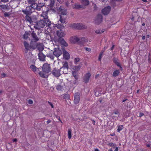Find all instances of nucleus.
Listing matches in <instances>:
<instances>
[{"instance_id": "nucleus-50", "label": "nucleus", "mask_w": 151, "mask_h": 151, "mask_svg": "<svg viewBox=\"0 0 151 151\" xmlns=\"http://www.w3.org/2000/svg\"><path fill=\"white\" fill-rule=\"evenodd\" d=\"M119 116V115H118V116H115L114 115V114H112V117L114 119H115V120H116L117 118H118V117Z\"/></svg>"}, {"instance_id": "nucleus-43", "label": "nucleus", "mask_w": 151, "mask_h": 151, "mask_svg": "<svg viewBox=\"0 0 151 151\" xmlns=\"http://www.w3.org/2000/svg\"><path fill=\"white\" fill-rule=\"evenodd\" d=\"M47 57L50 58L52 60H53L54 59V57L53 55L51 54H47Z\"/></svg>"}, {"instance_id": "nucleus-14", "label": "nucleus", "mask_w": 151, "mask_h": 151, "mask_svg": "<svg viewBox=\"0 0 151 151\" xmlns=\"http://www.w3.org/2000/svg\"><path fill=\"white\" fill-rule=\"evenodd\" d=\"M31 35L33 39L31 40V42L33 43V42H35V44L36 43V42L39 40V39L38 38L37 36L36 35V34L34 32V31L32 32Z\"/></svg>"}, {"instance_id": "nucleus-57", "label": "nucleus", "mask_w": 151, "mask_h": 151, "mask_svg": "<svg viewBox=\"0 0 151 151\" xmlns=\"http://www.w3.org/2000/svg\"><path fill=\"white\" fill-rule=\"evenodd\" d=\"M1 1L4 3H6L8 2L9 0H1Z\"/></svg>"}, {"instance_id": "nucleus-19", "label": "nucleus", "mask_w": 151, "mask_h": 151, "mask_svg": "<svg viewBox=\"0 0 151 151\" xmlns=\"http://www.w3.org/2000/svg\"><path fill=\"white\" fill-rule=\"evenodd\" d=\"M44 4L42 3V4L39 3L38 4L36 3V5L35 6V9L37 11H40L41 10V9L42 7L44 6Z\"/></svg>"}, {"instance_id": "nucleus-36", "label": "nucleus", "mask_w": 151, "mask_h": 151, "mask_svg": "<svg viewBox=\"0 0 151 151\" xmlns=\"http://www.w3.org/2000/svg\"><path fill=\"white\" fill-rule=\"evenodd\" d=\"M82 63H80L78 65L75 67V69L77 70H79L82 66Z\"/></svg>"}, {"instance_id": "nucleus-54", "label": "nucleus", "mask_w": 151, "mask_h": 151, "mask_svg": "<svg viewBox=\"0 0 151 151\" xmlns=\"http://www.w3.org/2000/svg\"><path fill=\"white\" fill-rule=\"evenodd\" d=\"M85 49L88 52H90L91 50V49L88 47H85Z\"/></svg>"}, {"instance_id": "nucleus-31", "label": "nucleus", "mask_w": 151, "mask_h": 151, "mask_svg": "<svg viewBox=\"0 0 151 151\" xmlns=\"http://www.w3.org/2000/svg\"><path fill=\"white\" fill-rule=\"evenodd\" d=\"M72 75L76 79H77L78 78L77 72L75 70L73 71H72Z\"/></svg>"}, {"instance_id": "nucleus-46", "label": "nucleus", "mask_w": 151, "mask_h": 151, "mask_svg": "<svg viewBox=\"0 0 151 151\" xmlns=\"http://www.w3.org/2000/svg\"><path fill=\"white\" fill-rule=\"evenodd\" d=\"M108 145L110 146V147L111 146L114 147L115 146H116V144H115L112 143H109L108 144Z\"/></svg>"}, {"instance_id": "nucleus-58", "label": "nucleus", "mask_w": 151, "mask_h": 151, "mask_svg": "<svg viewBox=\"0 0 151 151\" xmlns=\"http://www.w3.org/2000/svg\"><path fill=\"white\" fill-rule=\"evenodd\" d=\"M144 114L142 113H140V114H139V116L140 117H141V116H143L144 115Z\"/></svg>"}, {"instance_id": "nucleus-9", "label": "nucleus", "mask_w": 151, "mask_h": 151, "mask_svg": "<svg viewBox=\"0 0 151 151\" xmlns=\"http://www.w3.org/2000/svg\"><path fill=\"white\" fill-rule=\"evenodd\" d=\"M80 94L79 93H76L75 94L74 102L75 104H78L80 101Z\"/></svg>"}, {"instance_id": "nucleus-30", "label": "nucleus", "mask_w": 151, "mask_h": 151, "mask_svg": "<svg viewBox=\"0 0 151 151\" xmlns=\"http://www.w3.org/2000/svg\"><path fill=\"white\" fill-rule=\"evenodd\" d=\"M30 68L34 72H36L37 71V69H38V68H37L35 65H31Z\"/></svg>"}, {"instance_id": "nucleus-42", "label": "nucleus", "mask_w": 151, "mask_h": 151, "mask_svg": "<svg viewBox=\"0 0 151 151\" xmlns=\"http://www.w3.org/2000/svg\"><path fill=\"white\" fill-rule=\"evenodd\" d=\"M59 21L62 24L64 23L65 22V21L64 19H63L62 18L61 16H60V19H59Z\"/></svg>"}, {"instance_id": "nucleus-40", "label": "nucleus", "mask_w": 151, "mask_h": 151, "mask_svg": "<svg viewBox=\"0 0 151 151\" xmlns=\"http://www.w3.org/2000/svg\"><path fill=\"white\" fill-rule=\"evenodd\" d=\"M70 95L69 94H65L63 96V98L65 99H68L70 98Z\"/></svg>"}, {"instance_id": "nucleus-6", "label": "nucleus", "mask_w": 151, "mask_h": 151, "mask_svg": "<svg viewBox=\"0 0 151 151\" xmlns=\"http://www.w3.org/2000/svg\"><path fill=\"white\" fill-rule=\"evenodd\" d=\"M59 14L63 15H65L67 14V11L66 9H65L63 6H60L57 9Z\"/></svg>"}, {"instance_id": "nucleus-8", "label": "nucleus", "mask_w": 151, "mask_h": 151, "mask_svg": "<svg viewBox=\"0 0 151 151\" xmlns=\"http://www.w3.org/2000/svg\"><path fill=\"white\" fill-rule=\"evenodd\" d=\"M53 53V55L57 57H59L62 54L61 51L58 48L54 49Z\"/></svg>"}, {"instance_id": "nucleus-47", "label": "nucleus", "mask_w": 151, "mask_h": 151, "mask_svg": "<svg viewBox=\"0 0 151 151\" xmlns=\"http://www.w3.org/2000/svg\"><path fill=\"white\" fill-rule=\"evenodd\" d=\"M103 54V52H101L99 55L98 58V60H99L100 61L101 60V58L102 57V55Z\"/></svg>"}, {"instance_id": "nucleus-62", "label": "nucleus", "mask_w": 151, "mask_h": 151, "mask_svg": "<svg viewBox=\"0 0 151 151\" xmlns=\"http://www.w3.org/2000/svg\"><path fill=\"white\" fill-rule=\"evenodd\" d=\"M114 45H113L112 46V47L110 49H111V50H112L114 49Z\"/></svg>"}, {"instance_id": "nucleus-21", "label": "nucleus", "mask_w": 151, "mask_h": 151, "mask_svg": "<svg viewBox=\"0 0 151 151\" xmlns=\"http://www.w3.org/2000/svg\"><path fill=\"white\" fill-rule=\"evenodd\" d=\"M34 45L36 46V47H37V49L40 51H42L43 50L44 48L43 47V45L42 43H35Z\"/></svg>"}, {"instance_id": "nucleus-48", "label": "nucleus", "mask_w": 151, "mask_h": 151, "mask_svg": "<svg viewBox=\"0 0 151 151\" xmlns=\"http://www.w3.org/2000/svg\"><path fill=\"white\" fill-rule=\"evenodd\" d=\"M28 33L27 32L25 33L24 35V38L26 39L28 38Z\"/></svg>"}, {"instance_id": "nucleus-49", "label": "nucleus", "mask_w": 151, "mask_h": 151, "mask_svg": "<svg viewBox=\"0 0 151 151\" xmlns=\"http://www.w3.org/2000/svg\"><path fill=\"white\" fill-rule=\"evenodd\" d=\"M116 65L118 67H119L120 68V70H122V67H121V65H120V63H119V62H118V63H117L116 64Z\"/></svg>"}, {"instance_id": "nucleus-28", "label": "nucleus", "mask_w": 151, "mask_h": 151, "mask_svg": "<svg viewBox=\"0 0 151 151\" xmlns=\"http://www.w3.org/2000/svg\"><path fill=\"white\" fill-rule=\"evenodd\" d=\"M119 73V70H116L114 71L112 74V76L114 77H115L117 76Z\"/></svg>"}, {"instance_id": "nucleus-16", "label": "nucleus", "mask_w": 151, "mask_h": 151, "mask_svg": "<svg viewBox=\"0 0 151 151\" xmlns=\"http://www.w3.org/2000/svg\"><path fill=\"white\" fill-rule=\"evenodd\" d=\"M102 17L101 14H99L95 20L96 23L99 24L102 22Z\"/></svg>"}, {"instance_id": "nucleus-45", "label": "nucleus", "mask_w": 151, "mask_h": 151, "mask_svg": "<svg viewBox=\"0 0 151 151\" xmlns=\"http://www.w3.org/2000/svg\"><path fill=\"white\" fill-rule=\"evenodd\" d=\"M80 59L79 58H75L74 60V63L75 64H76L79 61Z\"/></svg>"}, {"instance_id": "nucleus-29", "label": "nucleus", "mask_w": 151, "mask_h": 151, "mask_svg": "<svg viewBox=\"0 0 151 151\" xmlns=\"http://www.w3.org/2000/svg\"><path fill=\"white\" fill-rule=\"evenodd\" d=\"M76 9H80V8H84V6L82 5H80L78 4H75L74 7Z\"/></svg>"}, {"instance_id": "nucleus-61", "label": "nucleus", "mask_w": 151, "mask_h": 151, "mask_svg": "<svg viewBox=\"0 0 151 151\" xmlns=\"http://www.w3.org/2000/svg\"><path fill=\"white\" fill-rule=\"evenodd\" d=\"M91 121L92 122V123L94 125H95V121L93 120H92Z\"/></svg>"}, {"instance_id": "nucleus-38", "label": "nucleus", "mask_w": 151, "mask_h": 151, "mask_svg": "<svg viewBox=\"0 0 151 151\" xmlns=\"http://www.w3.org/2000/svg\"><path fill=\"white\" fill-rule=\"evenodd\" d=\"M130 113L129 111H127L124 114V116L125 117H127L129 116Z\"/></svg>"}, {"instance_id": "nucleus-34", "label": "nucleus", "mask_w": 151, "mask_h": 151, "mask_svg": "<svg viewBox=\"0 0 151 151\" xmlns=\"http://www.w3.org/2000/svg\"><path fill=\"white\" fill-rule=\"evenodd\" d=\"M104 31V30L102 29L101 30V29H97L95 31V32L98 34H100L101 33L103 32Z\"/></svg>"}, {"instance_id": "nucleus-20", "label": "nucleus", "mask_w": 151, "mask_h": 151, "mask_svg": "<svg viewBox=\"0 0 151 151\" xmlns=\"http://www.w3.org/2000/svg\"><path fill=\"white\" fill-rule=\"evenodd\" d=\"M56 34L57 36L60 38L64 37L65 35V33L62 30L57 31Z\"/></svg>"}, {"instance_id": "nucleus-27", "label": "nucleus", "mask_w": 151, "mask_h": 151, "mask_svg": "<svg viewBox=\"0 0 151 151\" xmlns=\"http://www.w3.org/2000/svg\"><path fill=\"white\" fill-rule=\"evenodd\" d=\"M25 18L27 22L29 23V24L31 25L32 23L31 16L30 17L28 15H26Z\"/></svg>"}, {"instance_id": "nucleus-25", "label": "nucleus", "mask_w": 151, "mask_h": 151, "mask_svg": "<svg viewBox=\"0 0 151 151\" xmlns=\"http://www.w3.org/2000/svg\"><path fill=\"white\" fill-rule=\"evenodd\" d=\"M81 3L82 4V5L84 6L85 8L86 6L89 4V2L88 0H81Z\"/></svg>"}, {"instance_id": "nucleus-60", "label": "nucleus", "mask_w": 151, "mask_h": 151, "mask_svg": "<svg viewBox=\"0 0 151 151\" xmlns=\"http://www.w3.org/2000/svg\"><path fill=\"white\" fill-rule=\"evenodd\" d=\"M6 76V74L4 73H3L2 74H1V76L3 77H4Z\"/></svg>"}, {"instance_id": "nucleus-4", "label": "nucleus", "mask_w": 151, "mask_h": 151, "mask_svg": "<svg viewBox=\"0 0 151 151\" xmlns=\"http://www.w3.org/2000/svg\"><path fill=\"white\" fill-rule=\"evenodd\" d=\"M84 39L83 37H78L76 36H73L71 37L70 38V41L73 44L78 43L80 44L81 41H83Z\"/></svg>"}, {"instance_id": "nucleus-18", "label": "nucleus", "mask_w": 151, "mask_h": 151, "mask_svg": "<svg viewBox=\"0 0 151 151\" xmlns=\"http://www.w3.org/2000/svg\"><path fill=\"white\" fill-rule=\"evenodd\" d=\"M38 56L39 59L40 61H44L45 60L46 56L44 55L42 52H39L38 54Z\"/></svg>"}, {"instance_id": "nucleus-13", "label": "nucleus", "mask_w": 151, "mask_h": 151, "mask_svg": "<svg viewBox=\"0 0 151 151\" xmlns=\"http://www.w3.org/2000/svg\"><path fill=\"white\" fill-rule=\"evenodd\" d=\"M48 12V11L43 12L41 15V17L43 18L42 19L45 21H47L48 20H50L49 19H48V17L47 16Z\"/></svg>"}, {"instance_id": "nucleus-22", "label": "nucleus", "mask_w": 151, "mask_h": 151, "mask_svg": "<svg viewBox=\"0 0 151 151\" xmlns=\"http://www.w3.org/2000/svg\"><path fill=\"white\" fill-rule=\"evenodd\" d=\"M27 2L29 4L32 6L35 7L36 4V0H27Z\"/></svg>"}, {"instance_id": "nucleus-7", "label": "nucleus", "mask_w": 151, "mask_h": 151, "mask_svg": "<svg viewBox=\"0 0 151 151\" xmlns=\"http://www.w3.org/2000/svg\"><path fill=\"white\" fill-rule=\"evenodd\" d=\"M52 73L53 75L56 77H58L61 75V73L60 69L56 68H55L54 69L52 72Z\"/></svg>"}, {"instance_id": "nucleus-52", "label": "nucleus", "mask_w": 151, "mask_h": 151, "mask_svg": "<svg viewBox=\"0 0 151 151\" xmlns=\"http://www.w3.org/2000/svg\"><path fill=\"white\" fill-rule=\"evenodd\" d=\"M4 15L5 17H9L10 16V14L8 13L5 12L4 14Z\"/></svg>"}, {"instance_id": "nucleus-12", "label": "nucleus", "mask_w": 151, "mask_h": 151, "mask_svg": "<svg viewBox=\"0 0 151 151\" xmlns=\"http://www.w3.org/2000/svg\"><path fill=\"white\" fill-rule=\"evenodd\" d=\"M91 76V73L89 72L85 75L83 79V81L85 83H86L88 82Z\"/></svg>"}, {"instance_id": "nucleus-5", "label": "nucleus", "mask_w": 151, "mask_h": 151, "mask_svg": "<svg viewBox=\"0 0 151 151\" xmlns=\"http://www.w3.org/2000/svg\"><path fill=\"white\" fill-rule=\"evenodd\" d=\"M23 44L26 49L27 50H30L31 49L34 50L36 48V45H32L33 43L32 42H31L30 45H29L27 42L24 41L23 42Z\"/></svg>"}, {"instance_id": "nucleus-1", "label": "nucleus", "mask_w": 151, "mask_h": 151, "mask_svg": "<svg viewBox=\"0 0 151 151\" xmlns=\"http://www.w3.org/2000/svg\"><path fill=\"white\" fill-rule=\"evenodd\" d=\"M34 25L32 24L31 25V29L32 27H33L36 29H40L43 28L46 25L48 28L52 29H54L55 27V25L52 23L50 20L45 21L42 19L37 22Z\"/></svg>"}, {"instance_id": "nucleus-26", "label": "nucleus", "mask_w": 151, "mask_h": 151, "mask_svg": "<svg viewBox=\"0 0 151 151\" xmlns=\"http://www.w3.org/2000/svg\"><path fill=\"white\" fill-rule=\"evenodd\" d=\"M60 72H61L62 73L66 74L68 73V69L67 68H64V67H61L60 69Z\"/></svg>"}, {"instance_id": "nucleus-51", "label": "nucleus", "mask_w": 151, "mask_h": 151, "mask_svg": "<svg viewBox=\"0 0 151 151\" xmlns=\"http://www.w3.org/2000/svg\"><path fill=\"white\" fill-rule=\"evenodd\" d=\"M114 62L116 64L117 63H118L117 59L116 58H114L113 59Z\"/></svg>"}, {"instance_id": "nucleus-15", "label": "nucleus", "mask_w": 151, "mask_h": 151, "mask_svg": "<svg viewBox=\"0 0 151 151\" xmlns=\"http://www.w3.org/2000/svg\"><path fill=\"white\" fill-rule=\"evenodd\" d=\"M124 104V107L127 108H130L131 107V104H132L131 102L127 99L123 100L122 101V103L125 102Z\"/></svg>"}, {"instance_id": "nucleus-44", "label": "nucleus", "mask_w": 151, "mask_h": 151, "mask_svg": "<svg viewBox=\"0 0 151 151\" xmlns=\"http://www.w3.org/2000/svg\"><path fill=\"white\" fill-rule=\"evenodd\" d=\"M1 8L3 9H7L8 8V6L5 5H0Z\"/></svg>"}, {"instance_id": "nucleus-3", "label": "nucleus", "mask_w": 151, "mask_h": 151, "mask_svg": "<svg viewBox=\"0 0 151 151\" xmlns=\"http://www.w3.org/2000/svg\"><path fill=\"white\" fill-rule=\"evenodd\" d=\"M35 10V7L30 5L27 7L26 9H22V12L26 15H30Z\"/></svg>"}, {"instance_id": "nucleus-33", "label": "nucleus", "mask_w": 151, "mask_h": 151, "mask_svg": "<svg viewBox=\"0 0 151 151\" xmlns=\"http://www.w3.org/2000/svg\"><path fill=\"white\" fill-rule=\"evenodd\" d=\"M71 133L72 130L70 129H69L68 131V138L69 139H70L71 138Z\"/></svg>"}, {"instance_id": "nucleus-56", "label": "nucleus", "mask_w": 151, "mask_h": 151, "mask_svg": "<svg viewBox=\"0 0 151 151\" xmlns=\"http://www.w3.org/2000/svg\"><path fill=\"white\" fill-rule=\"evenodd\" d=\"M119 112L118 111H114V113L113 114H115V115H118L119 114Z\"/></svg>"}, {"instance_id": "nucleus-32", "label": "nucleus", "mask_w": 151, "mask_h": 151, "mask_svg": "<svg viewBox=\"0 0 151 151\" xmlns=\"http://www.w3.org/2000/svg\"><path fill=\"white\" fill-rule=\"evenodd\" d=\"M56 27L60 29H62L64 28V26L62 24H60L58 23V24L56 25Z\"/></svg>"}, {"instance_id": "nucleus-53", "label": "nucleus", "mask_w": 151, "mask_h": 151, "mask_svg": "<svg viewBox=\"0 0 151 151\" xmlns=\"http://www.w3.org/2000/svg\"><path fill=\"white\" fill-rule=\"evenodd\" d=\"M28 102L29 104H32L33 103V101L31 99H29L28 100Z\"/></svg>"}, {"instance_id": "nucleus-64", "label": "nucleus", "mask_w": 151, "mask_h": 151, "mask_svg": "<svg viewBox=\"0 0 151 151\" xmlns=\"http://www.w3.org/2000/svg\"><path fill=\"white\" fill-rule=\"evenodd\" d=\"M99 74L96 75L95 76V78H98L99 77Z\"/></svg>"}, {"instance_id": "nucleus-23", "label": "nucleus", "mask_w": 151, "mask_h": 151, "mask_svg": "<svg viewBox=\"0 0 151 151\" xmlns=\"http://www.w3.org/2000/svg\"><path fill=\"white\" fill-rule=\"evenodd\" d=\"M59 40L60 44L63 46L65 47H67L68 46V44L63 39L60 38L59 39Z\"/></svg>"}, {"instance_id": "nucleus-11", "label": "nucleus", "mask_w": 151, "mask_h": 151, "mask_svg": "<svg viewBox=\"0 0 151 151\" xmlns=\"http://www.w3.org/2000/svg\"><path fill=\"white\" fill-rule=\"evenodd\" d=\"M73 26L76 29H82L86 28L85 26L81 23L74 24Z\"/></svg>"}, {"instance_id": "nucleus-35", "label": "nucleus", "mask_w": 151, "mask_h": 151, "mask_svg": "<svg viewBox=\"0 0 151 151\" xmlns=\"http://www.w3.org/2000/svg\"><path fill=\"white\" fill-rule=\"evenodd\" d=\"M56 88L59 91H62L63 89V86L60 85H57Z\"/></svg>"}, {"instance_id": "nucleus-41", "label": "nucleus", "mask_w": 151, "mask_h": 151, "mask_svg": "<svg viewBox=\"0 0 151 151\" xmlns=\"http://www.w3.org/2000/svg\"><path fill=\"white\" fill-rule=\"evenodd\" d=\"M123 128L124 127L123 125L119 126L117 129V131L118 132H119L120 131L122 130L123 129Z\"/></svg>"}, {"instance_id": "nucleus-2", "label": "nucleus", "mask_w": 151, "mask_h": 151, "mask_svg": "<svg viewBox=\"0 0 151 151\" xmlns=\"http://www.w3.org/2000/svg\"><path fill=\"white\" fill-rule=\"evenodd\" d=\"M42 69L43 72L45 73L40 71L39 73V75L42 78H47L48 76L46 73H49L51 70V68L50 65L47 63H45L43 65Z\"/></svg>"}, {"instance_id": "nucleus-59", "label": "nucleus", "mask_w": 151, "mask_h": 151, "mask_svg": "<svg viewBox=\"0 0 151 151\" xmlns=\"http://www.w3.org/2000/svg\"><path fill=\"white\" fill-rule=\"evenodd\" d=\"M51 121L50 119H49L46 122L47 124H48L51 122Z\"/></svg>"}, {"instance_id": "nucleus-17", "label": "nucleus", "mask_w": 151, "mask_h": 151, "mask_svg": "<svg viewBox=\"0 0 151 151\" xmlns=\"http://www.w3.org/2000/svg\"><path fill=\"white\" fill-rule=\"evenodd\" d=\"M63 55L64 58L66 60L69 59L70 58V55L68 52L65 49L63 50Z\"/></svg>"}, {"instance_id": "nucleus-24", "label": "nucleus", "mask_w": 151, "mask_h": 151, "mask_svg": "<svg viewBox=\"0 0 151 151\" xmlns=\"http://www.w3.org/2000/svg\"><path fill=\"white\" fill-rule=\"evenodd\" d=\"M37 18L35 16L33 15H32L31 16L32 23L31 25L32 24L34 25L35 24V23H36L37 22Z\"/></svg>"}, {"instance_id": "nucleus-55", "label": "nucleus", "mask_w": 151, "mask_h": 151, "mask_svg": "<svg viewBox=\"0 0 151 151\" xmlns=\"http://www.w3.org/2000/svg\"><path fill=\"white\" fill-rule=\"evenodd\" d=\"M48 103L51 106L52 108H53V107H54L53 105V104L51 102L48 101Z\"/></svg>"}, {"instance_id": "nucleus-39", "label": "nucleus", "mask_w": 151, "mask_h": 151, "mask_svg": "<svg viewBox=\"0 0 151 151\" xmlns=\"http://www.w3.org/2000/svg\"><path fill=\"white\" fill-rule=\"evenodd\" d=\"M63 66L62 67H64V68H67L68 69V63L67 62H65L63 64Z\"/></svg>"}, {"instance_id": "nucleus-37", "label": "nucleus", "mask_w": 151, "mask_h": 151, "mask_svg": "<svg viewBox=\"0 0 151 151\" xmlns=\"http://www.w3.org/2000/svg\"><path fill=\"white\" fill-rule=\"evenodd\" d=\"M49 2L50 3L49 6L50 7H52L54 5L55 1L54 0H50Z\"/></svg>"}, {"instance_id": "nucleus-10", "label": "nucleus", "mask_w": 151, "mask_h": 151, "mask_svg": "<svg viewBox=\"0 0 151 151\" xmlns=\"http://www.w3.org/2000/svg\"><path fill=\"white\" fill-rule=\"evenodd\" d=\"M111 7L109 6H107L105 7L102 10V13L104 15H107L111 11Z\"/></svg>"}, {"instance_id": "nucleus-63", "label": "nucleus", "mask_w": 151, "mask_h": 151, "mask_svg": "<svg viewBox=\"0 0 151 151\" xmlns=\"http://www.w3.org/2000/svg\"><path fill=\"white\" fill-rule=\"evenodd\" d=\"M57 1L60 3H62L63 2V0H57Z\"/></svg>"}]
</instances>
